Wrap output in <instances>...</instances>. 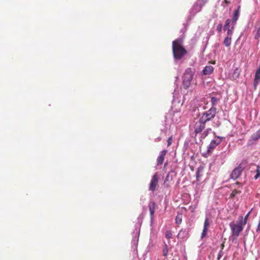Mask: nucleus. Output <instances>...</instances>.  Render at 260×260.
I'll return each mask as SVG.
<instances>
[{
    "label": "nucleus",
    "mask_w": 260,
    "mask_h": 260,
    "mask_svg": "<svg viewBox=\"0 0 260 260\" xmlns=\"http://www.w3.org/2000/svg\"><path fill=\"white\" fill-rule=\"evenodd\" d=\"M183 40L178 38L173 42L172 49L175 59H180L186 53V51L182 46Z\"/></svg>",
    "instance_id": "f257e3e1"
},
{
    "label": "nucleus",
    "mask_w": 260,
    "mask_h": 260,
    "mask_svg": "<svg viewBox=\"0 0 260 260\" xmlns=\"http://www.w3.org/2000/svg\"><path fill=\"white\" fill-rule=\"evenodd\" d=\"M194 74V70L193 69L188 68L185 70L182 76V84L185 89L190 86Z\"/></svg>",
    "instance_id": "f03ea898"
},
{
    "label": "nucleus",
    "mask_w": 260,
    "mask_h": 260,
    "mask_svg": "<svg viewBox=\"0 0 260 260\" xmlns=\"http://www.w3.org/2000/svg\"><path fill=\"white\" fill-rule=\"evenodd\" d=\"M229 226L232 231V236H234L235 238H236L239 236L240 233L243 231L244 225L238 220L236 223L234 222H230Z\"/></svg>",
    "instance_id": "7ed1b4c3"
},
{
    "label": "nucleus",
    "mask_w": 260,
    "mask_h": 260,
    "mask_svg": "<svg viewBox=\"0 0 260 260\" xmlns=\"http://www.w3.org/2000/svg\"><path fill=\"white\" fill-rule=\"evenodd\" d=\"M216 113V109L215 107H211L208 111L202 113L200 117L202 119V121L206 122L213 119Z\"/></svg>",
    "instance_id": "20e7f679"
},
{
    "label": "nucleus",
    "mask_w": 260,
    "mask_h": 260,
    "mask_svg": "<svg viewBox=\"0 0 260 260\" xmlns=\"http://www.w3.org/2000/svg\"><path fill=\"white\" fill-rule=\"evenodd\" d=\"M206 3V0H198L197 2L193 5L190 11V15H194L197 13L200 12L201 10L202 7Z\"/></svg>",
    "instance_id": "39448f33"
},
{
    "label": "nucleus",
    "mask_w": 260,
    "mask_h": 260,
    "mask_svg": "<svg viewBox=\"0 0 260 260\" xmlns=\"http://www.w3.org/2000/svg\"><path fill=\"white\" fill-rule=\"evenodd\" d=\"M234 22H232L230 19L226 20L224 26V29L227 30V36L232 37L233 35V30L234 28Z\"/></svg>",
    "instance_id": "423d86ee"
},
{
    "label": "nucleus",
    "mask_w": 260,
    "mask_h": 260,
    "mask_svg": "<svg viewBox=\"0 0 260 260\" xmlns=\"http://www.w3.org/2000/svg\"><path fill=\"white\" fill-rule=\"evenodd\" d=\"M194 129L196 134L201 133L205 128V122L202 121V119L200 118L197 121H194Z\"/></svg>",
    "instance_id": "0eeeda50"
},
{
    "label": "nucleus",
    "mask_w": 260,
    "mask_h": 260,
    "mask_svg": "<svg viewBox=\"0 0 260 260\" xmlns=\"http://www.w3.org/2000/svg\"><path fill=\"white\" fill-rule=\"evenodd\" d=\"M180 116V113L179 111L175 112L173 110H171L168 114L167 118H171L172 122L176 123L179 120Z\"/></svg>",
    "instance_id": "6e6552de"
},
{
    "label": "nucleus",
    "mask_w": 260,
    "mask_h": 260,
    "mask_svg": "<svg viewBox=\"0 0 260 260\" xmlns=\"http://www.w3.org/2000/svg\"><path fill=\"white\" fill-rule=\"evenodd\" d=\"M158 175H157V173H156L154 174V175L152 176V177L151 179L150 184H149V190L152 191H154L155 190L156 187L158 184Z\"/></svg>",
    "instance_id": "1a4fd4ad"
},
{
    "label": "nucleus",
    "mask_w": 260,
    "mask_h": 260,
    "mask_svg": "<svg viewBox=\"0 0 260 260\" xmlns=\"http://www.w3.org/2000/svg\"><path fill=\"white\" fill-rule=\"evenodd\" d=\"M222 139L221 137H217L214 140H212L208 147V151L209 152L212 151L221 142Z\"/></svg>",
    "instance_id": "9d476101"
},
{
    "label": "nucleus",
    "mask_w": 260,
    "mask_h": 260,
    "mask_svg": "<svg viewBox=\"0 0 260 260\" xmlns=\"http://www.w3.org/2000/svg\"><path fill=\"white\" fill-rule=\"evenodd\" d=\"M242 171V168L241 167H238L235 168L232 172L231 174V178L233 179H236L241 175Z\"/></svg>",
    "instance_id": "9b49d317"
},
{
    "label": "nucleus",
    "mask_w": 260,
    "mask_h": 260,
    "mask_svg": "<svg viewBox=\"0 0 260 260\" xmlns=\"http://www.w3.org/2000/svg\"><path fill=\"white\" fill-rule=\"evenodd\" d=\"M166 153L167 151L166 150H162L160 152L159 156L157 158V165L159 166L162 164Z\"/></svg>",
    "instance_id": "f8f14e48"
},
{
    "label": "nucleus",
    "mask_w": 260,
    "mask_h": 260,
    "mask_svg": "<svg viewBox=\"0 0 260 260\" xmlns=\"http://www.w3.org/2000/svg\"><path fill=\"white\" fill-rule=\"evenodd\" d=\"M214 70L212 66H207L202 70V74L203 75H209L211 74Z\"/></svg>",
    "instance_id": "ddd939ff"
},
{
    "label": "nucleus",
    "mask_w": 260,
    "mask_h": 260,
    "mask_svg": "<svg viewBox=\"0 0 260 260\" xmlns=\"http://www.w3.org/2000/svg\"><path fill=\"white\" fill-rule=\"evenodd\" d=\"M260 138V130L253 134L249 139V143L251 142H255Z\"/></svg>",
    "instance_id": "4468645a"
},
{
    "label": "nucleus",
    "mask_w": 260,
    "mask_h": 260,
    "mask_svg": "<svg viewBox=\"0 0 260 260\" xmlns=\"http://www.w3.org/2000/svg\"><path fill=\"white\" fill-rule=\"evenodd\" d=\"M249 212L248 213L247 215L244 217V218H243L242 216H240L238 219L239 222H241V223L245 225L247 223V218L249 216Z\"/></svg>",
    "instance_id": "2eb2a0df"
},
{
    "label": "nucleus",
    "mask_w": 260,
    "mask_h": 260,
    "mask_svg": "<svg viewBox=\"0 0 260 260\" xmlns=\"http://www.w3.org/2000/svg\"><path fill=\"white\" fill-rule=\"evenodd\" d=\"M231 42L232 37L226 36L224 40L223 44L225 46L229 47L231 45Z\"/></svg>",
    "instance_id": "dca6fc26"
},
{
    "label": "nucleus",
    "mask_w": 260,
    "mask_h": 260,
    "mask_svg": "<svg viewBox=\"0 0 260 260\" xmlns=\"http://www.w3.org/2000/svg\"><path fill=\"white\" fill-rule=\"evenodd\" d=\"M239 16V11L238 10L235 11L234 13L233 20H231L232 22H234V25L236 24V21L238 20Z\"/></svg>",
    "instance_id": "f3484780"
},
{
    "label": "nucleus",
    "mask_w": 260,
    "mask_h": 260,
    "mask_svg": "<svg viewBox=\"0 0 260 260\" xmlns=\"http://www.w3.org/2000/svg\"><path fill=\"white\" fill-rule=\"evenodd\" d=\"M182 215L181 213H178L176 218L175 222L177 224H180L182 222Z\"/></svg>",
    "instance_id": "a211bd4d"
},
{
    "label": "nucleus",
    "mask_w": 260,
    "mask_h": 260,
    "mask_svg": "<svg viewBox=\"0 0 260 260\" xmlns=\"http://www.w3.org/2000/svg\"><path fill=\"white\" fill-rule=\"evenodd\" d=\"M219 101V99H217L216 97H212L211 99V102L212 103V107H215V106L217 104L218 102Z\"/></svg>",
    "instance_id": "6ab92c4d"
},
{
    "label": "nucleus",
    "mask_w": 260,
    "mask_h": 260,
    "mask_svg": "<svg viewBox=\"0 0 260 260\" xmlns=\"http://www.w3.org/2000/svg\"><path fill=\"white\" fill-rule=\"evenodd\" d=\"M163 255L164 256H167L168 253V245L166 243H164V248L162 250Z\"/></svg>",
    "instance_id": "aec40b11"
},
{
    "label": "nucleus",
    "mask_w": 260,
    "mask_h": 260,
    "mask_svg": "<svg viewBox=\"0 0 260 260\" xmlns=\"http://www.w3.org/2000/svg\"><path fill=\"white\" fill-rule=\"evenodd\" d=\"M186 235H187V233H186L185 231L181 230L178 233V237L179 238H183L185 237Z\"/></svg>",
    "instance_id": "412c9836"
},
{
    "label": "nucleus",
    "mask_w": 260,
    "mask_h": 260,
    "mask_svg": "<svg viewBox=\"0 0 260 260\" xmlns=\"http://www.w3.org/2000/svg\"><path fill=\"white\" fill-rule=\"evenodd\" d=\"M208 228H206V227H205L204 226V228H203V232L202 233V235H201V238L203 239V238H204L206 235H207V231H208Z\"/></svg>",
    "instance_id": "4be33fe9"
},
{
    "label": "nucleus",
    "mask_w": 260,
    "mask_h": 260,
    "mask_svg": "<svg viewBox=\"0 0 260 260\" xmlns=\"http://www.w3.org/2000/svg\"><path fill=\"white\" fill-rule=\"evenodd\" d=\"M154 204H153L152 205H149V210L151 217L153 216L154 213Z\"/></svg>",
    "instance_id": "5701e85b"
},
{
    "label": "nucleus",
    "mask_w": 260,
    "mask_h": 260,
    "mask_svg": "<svg viewBox=\"0 0 260 260\" xmlns=\"http://www.w3.org/2000/svg\"><path fill=\"white\" fill-rule=\"evenodd\" d=\"M210 225L209 219L208 217H206L204 221V226L208 229Z\"/></svg>",
    "instance_id": "b1692460"
},
{
    "label": "nucleus",
    "mask_w": 260,
    "mask_h": 260,
    "mask_svg": "<svg viewBox=\"0 0 260 260\" xmlns=\"http://www.w3.org/2000/svg\"><path fill=\"white\" fill-rule=\"evenodd\" d=\"M166 238L169 239L172 237V233L170 231H167L165 234Z\"/></svg>",
    "instance_id": "393cba45"
},
{
    "label": "nucleus",
    "mask_w": 260,
    "mask_h": 260,
    "mask_svg": "<svg viewBox=\"0 0 260 260\" xmlns=\"http://www.w3.org/2000/svg\"><path fill=\"white\" fill-rule=\"evenodd\" d=\"M260 26L258 27V30H257V31L256 32V34L255 35V39H258V38L260 37Z\"/></svg>",
    "instance_id": "a878e982"
},
{
    "label": "nucleus",
    "mask_w": 260,
    "mask_h": 260,
    "mask_svg": "<svg viewBox=\"0 0 260 260\" xmlns=\"http://www.w3.org/2000/svg\"><path fill=\"white\" fill-rule=\"evenodd\" d=\"M208 135V131H206V130L201 135V138L204 139L205 138L207 135Z\"/></svg>",
    "instance_id": "bb28decb"
},
{
    "label": "nucleus",
    "mask_w": 260,
    "mask_h": 260,
    "mask_svg": "<svg viewBox=\"0 0 260 260\" xmlns=\"http://www.w3.org/2000/svg\"><path fill=\"white\" fill-rule=\"evenodd\" d=\"M240 192L237 190H234L233 191L232 193H231V197H235L237 193H239Z\"/></svg>",
    "instance_id": "cd10ccee"
},
{
    "label": "nucleus",
    "mask_w": 260,
    "mask_h": 260,
    "mask_svg": "<svg viewBox=\"0 0 260 260\" xmlns=\"http://www.w3.org/2000/svg\"><path fill=\"white\" fill-rule=\"evenodd\" d=\"M167 143H168V146H170L172 144V137H170L168 138V139L167 140Z\"/></svg>",
    "instance_id": "c85d7f7f"
},
{
    "label": "nucleus",
    "mask_w": 260,
    "mask_h": 260,
    "mask_svg": "<svg viewBox=\"0 0 260 260\" xmlns=\"http://www.w3.org/2000/svg\"><path fill=\"white\" fill-rule=\"evenodd\" d=\"M222 24H219L217 25V29L219 31H220L221 29H222Z\"/></svg>",
    "instance_id": "c756f323"
},
{
    "label": "nucleus",
    "mask_w": 260,
    "mask_h": 260,
    "mask_svg": "<svg viewBox=\"0 0 260 260\" xmlns=\"http://www.w3.org/2000/svg\"><path fill=\"white\" fill-rule=\"evenodd\" d=\"M257 172L256 174L254 176V178L255 179H257L258 178V177L259 176V175H260V173H259V172L258 171V169H257Z\"/></svg>",
    "instance_id": "7c9ffc66"
},
{
    "label": "nucleus",
    "mask_w": 260,
    "mask_h": 260,
    "mask_svg": "<svg viewBox=\"0 0 260 260\" xmlns=\"http://www.w3.org/2000/svg\"><path fill=\"white\" fill-rule=\"evenodd\" d=\"M138 241V237H135V239H134L133 241V242L134 243V244H136Z\"/></svg>",
    "instance_id": "2f4dec72"
},
{
    "label": "nucleus",
    "mask_w": 260,
    "mask_h": 260,
    "mask_svg": "<svg viewBox=\"0 0 260 260\" xmlns=\"http://www.w3.org/2000/svg\"><path fill=\"white\" fill-rule=\"evenodd\" d=\"M206 131H208V133L209 134L210 132H211V129L210 128H208L207 129H206Z\"/></svg>",
    "instance_id": "473e14b6"
},
{
    "label": "nucleus",
    "mask_w": 260,
    "mask_h": 260,
    "mask_svg": "<svg viewBox=\"0 0 260 260\" xmlns=\"http://www.w3.org/2000/svg\"><path fill=\"white\" fill-rule=\"evenodd\" d=\"M260 231V221H259V223L258 225V226H257V231Z\"/></svg>",
    "instance_id": "72a5a7b5"
}]
</instances>
